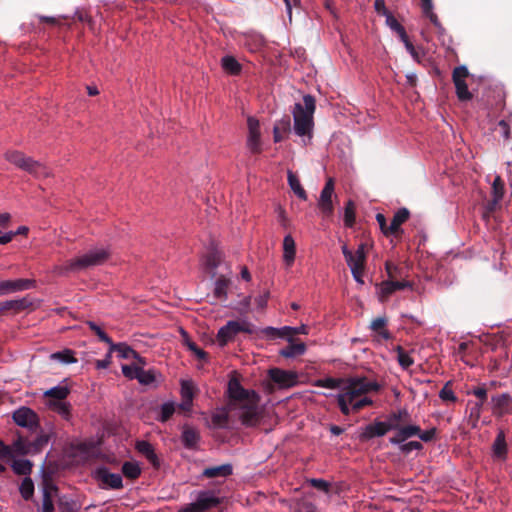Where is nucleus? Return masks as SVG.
I'll return each mask as SVG.
<instances>
[{"mask_svg": "<svg viewBox=\"0 0 512 512\" xmlns=\"http://www.w3.org/2000/svg\"><path fill=\"white\" fill-rule=\"evenodd\" d=\"M380 389L381 386L377 381H371L366 377L347 378L345 385L337 395V403L341 413L348 416L353 411L350 402L369 392H378Z\"/></svg>", "mask_w": 512, "mask_h": 512, "instance_id": "obj_1", "label": "nucleus"}, {"mask_svg": "<svg viewBox=\"0 0 512 512\" xmlns=\"http://www.w3.org/2000/svg\"><path fill=\"white\" fill-rule=\"evenodd\" d=\"M315 98L311 95L303 97V104L296 103L292 111L294 118V131L298 136L312 137L313 114L315 111Z\"/></svg>", "mask_w": 512, "mask_h": 512, "instance_id": "obj_2", "label": "nucleus"}, {"mask_svg": "<svg viewBox=\"0 0 512 512\" xmlns=\"http://www.w3.org/2000/svg\"><path fill=\"white\" fill-rule=\"evenodd\" d=\"M5 159L36 178H45L51 175V171L46 166L20 151H7Z\"/></svg>", "mask_w": 512, "mask_h": 512, "instance_id": "obj_3", "label": "nucleus"}, {"mask_svg": "<svg viewBox=\"0 0 512 512\" xmlns=\"http://www.w3.org/2000/svg\"><path fill=\"white\" fill-rule=\"evenodd\" d=\"M109 252L106 249H95L77 258L67 261L65 271H78L88 267L103 264L109 258Z\"/></svg>", "mask_w": 512, "mask_h": 512, "instance_id": "obj_4", "label": "nucleus"}, {"mask_svg": "<svg viewBox=\"0 0 512 512\" xmlns=\"http://www.w3.org/2000/svg\"><path fill=\"white\" fill-rule=\"evenodd\" d=\"M469 76V71L466 66H457L453 69L452 80L455 86L456 95L459 101L466 102L473 98L472 93L469 91L466 78Z\"/></svg>", "mask_w": 512, "mask_h": 512, "instance_id": "obj_5", "label": "nucleus"}, {"mask_svg": "<svg viewBox=\"0 0 512 512\" xmlns=\"http://www.w3.org/2000/svg\"><path fill=\"white\" fill-rule=\"evenodd\" d=\"M228 394L231 400L238 404L247 403L250 400H260L259 395L254 390L243 388L237 378H232L228 382Z\"/></svg>", "mask_w": 512, "mask_h": 512, "instance_id": "obj_6", "label": "nucleus"}, {"mask_svg": "<svg viewBox=\"0 0 512 512\" xmlns=\"http://www.w3.org/2000/svg\"><path fill=\"white\" fill-rule=\"evenodd\" d=\"M378 291V299L381 303L388 301L389 297L399 290L412 288V283L407 280L387 279L376 285Z\"/></svg>", "mask_w": 512, "mask_h": 512, "instance_id": "obj_7", "label": "nucleus"}, {"mask_svg": "<svg viewBox=\"0 0 512 512\" xmlns=\"http://www.w3.org/2000/svg\"><path fill=\"white\" fill-rule=\"evenodd\" d=\"M248 136L246 146L252 154H260L262 152V141L259 121L254 117H248Z\"/></svg>", "mask_w": 512, "mask_h": 512, "instance_id": "obj_8", "label": "nucleus"}, {"mask_svg": "<svg viewBox=\"0 0 512 512\" xmlns=\"http://www.w3.org/2000/svg\"><path fill=\"white\" fill-rule=\"evenodd\" d=\"M258 403L259 400H250L247 403L237 405V407L241 410L239 418L244 426L253 427L259 423L260 414L258 412Z\"/></svg>", "mask_w": 512, "mask_h": 512, "instance_id": "obj_9", "label": "nucleus"}, {"mask_svg": "<svg viewBox=\"0 0 512 512\" xmlns=\"http://www.w3.org/2000/svg\"><path fill=\"white\" fill-rule=\"evenodd\" d=\"M14 422L21 426L28 428L31 431H37L39 428L38 415L28 407H21L13 413Z\"/></svg>", "mask_w": 512, "mask_h": 512, "instance_id": "obj_10", "label": "nucleus"}, {"mask_svg": "<svg viewBox=\"0 0 512 512\" xmlns=\"http://www.w3.org/2000/svg\"><path fill=\"white\" fill-rule=\"evenodd\" d=\"M396 423H387L382 421H374L373 423L365 426L359 435L361 442L368 441L374 437L384 436L392 428H397Z\"/></svg>", "mask_w": 512, "mask_h": 512, "instance_id": "obj_11", "label": "nucleus"}, {"mask_svg": "<svg viewBox=\"0 0 512 512\" xmlns=\"http://www.w3.org/2000/svg\"><path fill=\"white\" fill-rule=\"evenodd\" d=\"M334 193V180L329 178L323 187L318 200V207L324 217H331L334 212L332 196Z\"/></svg>", "mask_w": 512, "mask_h": 512, "instance_id": "obj_12", "label": "nucleus"}, {"mask_svg": "<svg viewBox=\"0 0 512 512\" xmlns=\"http://www.w3.org/2000/svg\"><path fill=\"white\" fill-rule=\"evenodd\" d=\"M468 393L474 395L478 399V401L471 407L469 414V421L472 423L473 427H476L481 417L483 405L487 400V389L484 385H481L473 388Z\"/></svg>", "mask_w": 512, "mask_h": 512, "instance_id": "obj_13", "label": "nucleus"}, {"mask_svg": "<svg viewBox=\"0 0 512 512\" xmlns=\"http://www.w3.org/2000/svg\"><path fill=\"white\" fill-rule=\"evenodd\" d=\"M270 380L279 388H289L297 383V375L294 372L272 368L268 371Z\"/></svg>", "mask_w": 512, "mask_h": 512, "instance_id": "obj_14", "label": "nucleus"}, {"mask_svg": "<svg viewBox=\"0 0 512 512\" xmlns=\"http://www.w3.org/2000/svg\"><path fill=\"white\" fill-rule=\"evenodd\" d=\"M95 479L102 482L105 487L111 489H121L123 481L120 474L111 473L105 466L98 467L94 473Z\"/></svg>", "mask_w": 512, "mask_h": 512, "instance_id": "obj_15", "label": "nucleus"}, {"mask_svg": "<svg viewBox=\"0 0 512 512\" xmlns=\"http://www.w3.org/2000/svg\"><path fill=\"white\" fill-rule=\"evenodd\" d=\"M492 413L495 417H503L512 413V396L508 393L495 395L491 398Z\"/></svg>", "mask_w": 512, "mask_h": 512, "instance_id": "obj_16", "label": "nucleus"}, {"mask_svg": "<svg viewBox=\"0 0 512 512\" xmlns=\"http://www.w3.org/2000/svg\"><path fill=\"white\" fill-rule=\"evenodd\" d=\"M200 439V433L196 428L187 424L183 425L181 441L186 449L197 450Z\"/></svg>", "mask_w": 512, "mask_h": 512, "instance_id": "obj_17", "label": "nucleus"}, {"mask_svg": "<svg viewBox=\"0 0 512 512\" xmlns=\"http://www.w3.org/2000/svg\"><path fill=\"white\" fill-rule=\"evenodd\" d=\"M238 333L239 321H228L226 325L218 330L217 341L220 346H225L228 342L232 341Z\"/></svg>", "mask_w": 512, "mask_h": 512, "instance_id": "obj_18", "label": "nucleus"}, {"mask_svg": "<svg viewBox=\"0 0 512 512\" xmlns=\"http://www.w3.org/2000/svg\"><path fill=\"white\" fill-rule=\"evenodd\" d=\"M410 216V212L407 208H400L393 216L391 223L388 228L390 236L400 237L403 234L401 225L405 223Z\"/></svg>", "mask_w": 512, "mask_h": 512, "instance_id": "obj_19", "label": "nucleus"}, {"mask_svg": "<svg viewBox=\"0 0 512 512\" xmlns=\"http://www.w3.org/2000/svg\"><path fill=\"white\" fill-rule=\"evenodd\" d=\"M136 450L143 455L155 468L158 469L161 465L160 459L155 453V449L151 443L145 440L137 441L135 444Z\"/></svg>", "mask_w": 512, "mask_h": 512, "instance_id": "obj_20", "label": "nucleus"}, {"mask_svg": "<svg viewBox=\"0 0 512 512\" xmlns=\"http://www.w3.org/2000/svg\"><path fill=\"white\" fill-rule=\"evenodd\" d=\"M392 430H397L395 436L390 438V443L392 444H400L406 439L418 436V434H420V427L418 425H398L397 428H392Z\"/></svg>", "mask_w": 512, "mask_h": 512, "instance_id": "obj_21", "label": "nucleus"}, {"mask_svg": "<svg viewBox=\"0 0 512 512\" xmlns=\"http://www.w3.org/2000/svg\"><path fill=\"white\" fill-rule=\"evenodd\" d=\"M291 132L290 117L285 115L280 120L276 121L273 127V139L275 143H279L287 138Z\"/></svg>", "mask_w": 512, "mask_h": 512, "instance_id": "obj_22", "label": "nucleus"}, {"mask_svg": "<svg viewBox=\"0 0 512 512\" xmlns=\"http://www.w3.org/2000/svg\"><path fill=\"white\" fill-rule=\"evenodd\" d=\"M493 457L504 461L507 458L508 447L506 443V437L503 430H499L493 445H492Z\"/></svg>", "mask_w": 512, "mask_h": 512, "instance_id": "obj_23", "label": "nucleus"}, {"mask_svg": "<svg viewBox=\"0 0 512 512\" xmlns=\"http://www.w3.org/2000/svg\"><path fill=\"white\" fill-rule=\"evenodd\" d=\"M220 504V499L214 496L210 491H202L198 494L196 505L201 512H205Z\"/></svg>", "mask_w": 512, "mask_h": 512, "instance_id": "obj_24", "label": "nucleus"}, {"mask_svg": "<svg viewBox=\"0 0 512 512\" xmlns=\"http://www.w3.org/2000/svg\"><path fill=\"white\" fill-rule=\"evenodd\" d=\"M289 344L280 351V355L285 358H294L303 355L306 351V345L303 342H296L293 337L286 338Z\"/></svg>", "mask_w": 512, "mask_h": 512, "instance_id": "obj_25", "label": "nucleus"}, {"mask_svg": "<svg viewBox=\"0 0 512 512\" xmlns=\"http://www.w3.org/2000/svg\"><path fill=\"white\" fill-rule=\"evenodd\" d=\"M296 245L293 237L288 234L283 240V260L287 267L292 266L295 260Z\"/></svg>", "mask_w": 512, "mask_h": 512, "instance_id": "obj_26", "label": "nucleus"}, {"mask_svg": "<svg viewBox=\"0 0 512 512\" xmlns=\"http://www.w3.org/2000/svg\"><path fill=\"white\" fill-rule=\"evenodd\" d=\"M233 473L231 464H223L220 466L207 467L203 470L202 476L205 478L228 477Z\"/></svg>", "mask_w": 512, "mask_h": 512, "instance_id": "obj_27", "label": "nucleus"}, {"mask_svg": "<svg viewBox=\"0 0 512 512\" xmlns=\"http://www.w3.org/2000/svg\"><path fill=\"white\" fill-rule=\"evenodd\" d=\"M231 285V280L223 275L219 276L215 281L213 290L214 296L219 300L227 299L228 290Z\"/></svg>", "mask_w": 512, "mask_h": 512, "instance_id": "obj_28", "label": "nucleus"}, {"mask_svg": "<svg viewBox=\"0 0 512 512\" xmlns=\"http://www.w3.org/2000/svg\"><path fill=\"white\" fill-rule=\"evenodd\" d=\"M110 345V352L113 351L118 353V356L122 359H132L133 357H138V352H136L134 349H132L129 345L126 343H113L111 341Z\"/></svg>", "mask_w": 512, "mask_h": 512, "instance_id": "obj_29", "label": "nucleus"}, {"mask_svg": "<svg viewBox=\"0 0 512 512\" xmlns=\"http://www.w3.org/2000/svg\"><path fill=\"white\" fill-rule=\"evenodd\" d=\"M11 447L13 448L14 457L16 455L24 456L32 454L30 441L22 435L17 436V438L13 441Z\"/></svg>", "mask_w": 512, "mask_h": 512, "instance_id": "obj_30", "label": "nucleus"}, {"mask_svg": "<svg viewBox=\"0 0 512 512\" xmlns=\"http://www.w3.org/2000/svg\"><path fill=\"white\" fill-rule=\"evenodd\" d=\"M385 271L388 279L392 280H405L404 278L407 276L405 268L393 263L392 261L385 262Z\"/></svg>", "mask_w": 512, "mask_h": 512, "instance_id": "obj_31", "label": "nucleus"}, {"mask_svg": "<svg viewBox=\"0 0 512 512\" xmlns=\"http://www.w3.org/2000/svg\"><path fill=\"white\" fill-rule=\"evenodd\" d=\"M421 8L424 16L429 18L431 23L439 30V32H442L444 28L442 27L438 16L433 12L432 0H421Z\"/></svg>", "mask_w": 512, "mask_h": 512, "instance_id": "obj_32", "label": "nucleus"}, {"mask_svg": "<svg viewBox=\"0 0 512 512\" xmlns=\"http://www.w3.org/2000/svg\"><path fill=\"white\" fill-rule=\"evenodd\" d=\"M387 322L388 320L386 317H377L372 320L370 329L376 332L382 339L389 340L391 338V334L386 329Z\"/></svg>", "mask_w": 512, "mask_h": 512, "instance_id": "obj_33", "label": "nucleus"}, {"mask_svg": "<svg viewBox=\"0 0 512 512\" xmlns=\"http://www.w3.org/2000/svg\"><path fill=\"white\" fill-rule=\"evenodd\" d=\"M287 180L288 184L291 188V190L301 199V200H307V193L305 189L301 186L300 181L296 174H294L292 171H288L287 173Z\"/></svg>", "mask_w": 512, "mask_h": 512, "instance_id": "obj_34", "label": "nucleus"}, {"mask_svg": "<svg viewBox=\"0 0 512 512\" xmlns=\"http://www.w3.org/2000/svg\"><path fill=\"white\" fill-rule=\"evenodd\" d=\"M5 311L13 310L15 312H20L32 305V302L27 298L24 297L22 299L18 300H7L3 301Z\"/></svg>", "mask_w": 512, "mask_h": 512, "instance_id": "obj_35", "label": "nucleus"}, {"mask_svg": "<svg viewBox=\"0 0 512 512\" xmlns=\"http://www.w3.org/2000/svg\"><path fill=\"white\" fill-rule=\"evenodd\" d=\"M223 69L231 74L238 75L240 74L242 67L241 64L234 58L233 56H224L221 60Z\"/></svg>", "mask_w": 512, "mask_h": 512, "instance_id": "obj_36", "label": "nucleus"}, {"mask_svg": "<svg viewBox=\"0 0 512 512\" xmlns=\"http://www.w3.org/2000/svg\"><path fill=\"white\" fill-rule=\"evenodd\" d=\"M11 467L15 474L27 476L32 472L33 463L27 459L13 460Z\"/></svg>", "mask_w": 512, "mask_h": 512, "instance_id": "obj_37", "label": "nucleus"}, {"mask_svg": "<svg viewBox=\"0 0 512 512\" xmlns=\"http://www.w3.org/2000/svg\"><path fill=\"white\" fill-rule=\"evenodd\" d=\"M70 390L67 386H55L44 393L45 397L52 398L51 401H64L69 395Z\"/></svg>", "mask_w": 512, "mask_h": 512, "instance_id": "obj_38", "label": "nucleus"}, {"mask_svg": "<svg viewBox=\"0 0 512 512\" xmlns=\"http://www.w3.org/2000/svg\"><path fill=\"white\" fill-rule=\"evenodd\" d=\"M289 331L288 326L282 328L266 327L261 329L260 333L269 340L277 338H287V332Z\"/></svg>", "mask_w": 512, "mask_h": 512, "instance_id": "obj_39", "label": "nucleus"}, {"mask_svg": "<svg viewBox=\"0 0 512 512\" xmlns=\"http://www.w3.org/2000/svg\"><path fill=\"white\" fill-rule=\"evenodd\" d=\"M123 475L131 480L137 479L141 474V468L136 462L126 461L122 465Z\"/></svg>", "mask_w": 512, "mask_h": 512, "instance_id": "obj_40", "label": "nucleus"}, {"mask_svg": "<svg viewBox=\"0 0 512 512\" xmlns=\"http://www.w3.org/2000/svg\"><path fill=\"white\" fill-rule=\"evenodd\" d=\"M50 408L61 415L65 420H68L71 415V406L69 403L64 401H50Z\"/></svg>", "mask_w": 512, "mask_h": 512, "instance_id": "obj_41", "label": "nucleus"}, {"mask_svg": "<svg viewBox=\"0 0 512 512\" xmlns=\"http://www.w3.org/2000/svg\"><path fill=\"white\" fill-rule=\"evenodd\" d=\"M356 206L352 200H348L344 209V224L348 228H352L355 224Z\"/></svg>", "mask_w": 512, "mask_h": 512, "instance_id": "obj_42", "label": "nucleus"}, {"mask_svg": "<svg viewBox=\"0 0 512 512\" xmlns=\"http://www.w3.org/2000/svg\"><path fill=\"white\" fill-rule=\"evenodd\" d=\"M10 293L28 290L35 286V281L30 279L9 280Z\"/></svg>", "mask_w": 512, "mask_h": 512, "instance_id": "obj_43", "label": "nucleus"}, {"mask_svg": "<svg viewBox=\"0 0 512 512\" xmlns=\"http://www.w3.org/2000/svg\"><path fill=\"white\" fill-rule=\"evenodd\" d=\"M50 435L46 433H40L35 440L30 441V447L32 454H37L43 450L48 444Z\"/></svg>", "mask_w": 512, "mask_h": 512, "instance_id": "obj_44", "label": "nucleus"}, {"mask_svg": "<svg viewBox=\"0 0 512 512\" xmlns=\"http://www.w3.org/2000/svg\"><path fill=\"white\" fill-rule=\"evenodd\" d=\"M345 381L346 380L339 379V378L327 377L324 379L316 380L313 385L317 386V387L328 388V389H336V388H340L342 383L345 384Z\"/></svg>", "mask_w": 512, "mask_h": 512, "instance_id": "obj_45", "label": "nucleus"}, {"mask_svg": "<svg viewBox=\"0 0 512 512\" xmlns=\"http://www.w3.org/2000/svg\"><path fill=\"white\" fill-rule=\"evenodd\" d=\"M51 359L58 360L64 364H70L77 362V359L74 357V352L70 349H64L59 352H55L51 354Z\"/></svg>", "mask_w": 512, "mask_h": 512, "instance_id": "obj_46", "label": "nucleus"}, {"mask_svg": "<svg viewBox=\"0 0 512 512\" xmlns=\"http://www.w3.org/2000/svg\"><path fill=\"white\" fill-rule=\"evenodd\" d=\"M194 385L191 381L182 380L181 381V396L183 401L192 405V400L194 397Z\"/></svg>", "mask_w": 512, "mask_h": 512, "instance_id": "obj_47", "label": "nucleus"}, {"mask_svg": "<svg viewBox=\"0 0 512 512\" xmlns=\"http://www.w3.org/2000/svg\"><path fill=\"white\" fill-rule=\"evenodd\" d=\"M21 496L25 500H30L34 494V483L30 477H25L19 487Z\"/></svg>", "mask_w": 512, "mask_h": 512, "instance_id": "obj_48", "label": "nucleus"}, {"mask_svg": "<svg viewBox=\"0 0 512 512\" xmlns=\"http://www.w3.org/2000/svg\"><path fill=\"white\" fill-rule=\"evenodd\" d=\"M396 352L398 363L403 369H408L411 365H413L414 360L401 346H397Z\"/></svg>", "mask_w": 512, "mask_h": 512, "instance_id": "obj_49", "label": "nucleus"}, {"mask_svg": "<svg viewBox=\"0 0 512 512\" xmlns=\"http://www.w3.org/2000/svg\"><path fill=\"white\" fill-rule=\"evenodd\" d=\"M492 198L496 200H502L504 196V181L500 176H496L491 187Z\"/></svg>", "mask_w": 512, "mask_h": 512, "instance_id": "obj_50", "label": "nucleus"}, {"mask_svg": "<svg viewBox=\"0 0 512 512\" xmlns=\"http://www.w3.org/2000/svg\"><path fill=\"white\" fill-rule=\"evenodd\" d=\"M136 379L143 385H149L155 381V372L154 370H144L140 367Z\"/></svg>", "mask_w": 512, "mask_h": 512, "instance_id": "obj_51", "label": "nucleus"}, {"mask_svg": "<svg viewBox=\"0 0 512 512\" xmlns=\"http://www.w3.org/2000/svg\"><path fill=\"white\" fill-rule=\"evenodd\" d=\"M175 412V405L173 402H166L161 406V412L158 420L160 422H167Z\"/></svg>", "mask_w": 512, "mask_h": 512, "instance_id": "obj_52", "label": "nucleus"}, {"mask_svg": "<svg viewBox=\"0 0 512 512\" xmlns=\"http://www.w3.org/2000/svg\"><path fill=\"white\" fill-rule=\"evenodd\" d=\"M439 397L444 402H456L457 397L451 389V381H448L439 392Z\"/></svg>", "mask_w": 512, "mask_h": 512, "instance_id": "obj_53", "label": "nucleus"}, {"mask_svg": "<svg viewBox=\"0 0 512 512\" xmlns=\"http://www.w3.org/2000/svg\"><path fill=\"white\" fill-rule=\"evenodd\" d=\"M366 395L367 394L362 395V396L356 398L355 400H353V402H350L351 406H352V410L354 412H359L364 407L373 405V400L371 398L367 397Z\"/></svg>", "mask_w": 512, "mask_h": 512, "instance_id": "obj_54", "label": "nucleus"}, {"mask_svg": "<svg viewBox=\"0 0 512 512\" xmlns=\"http://www.w3.org/2000/svg\"><path fill=\"white\" fill-rule=\"evenodd\" d=\"M87 325L99 338L100 341L110 344L112 339L104 332V330L93 321H87Z\"/></svg>", "mask_w": 512, "mask_h": 512, "instance_id": "obj_55", "label": "nucleus"}, {"mask_svg": "<svg viewBox=\"0 0 512 512\" xmlns=\"http://www.w3.org/2000/svg\"><path fill=\"white\" fill-rule=\"evenodd\" d=\"M494 131L497 132L504 140L510 139V126L505 120H500L494 127Z\"/></svg>", "mask_w": 512, "mask_h": 512, "instance_id": "obj_56", "label": "nucleus"}, {"mask_svg": "<svg viewBox=\"0 0 512 512\" xmlns=\"http://www.w3.org/2000/svg\"><path fill=\"white\" fill-rule=\"evenodd\" d=\"M228 414L226 412L215 413L212 415V423L215 427L224 428L228 424Z\"/></svg>", "mask_w": 512, "mask_h": 512, "instance_id": "obj_57", "label": "nucleus"}, {"mask_svg": "<svg viewBox=\"0 0 512 512\" xmlns=\"http://www.w3.org/2000/svg\"><path fill=\"white\" fill-rule=\"evenodd\" d=\"M42 490H43V498L45 497V493H47L48 496L51 499H53V494L58 491V488L50 478L45 477L43 479V483H42Z\"/></svg>", "mask_w": 512, "mask_h": 512, "instance_id": "obj_58", "label": "nucleus"}, {"mask_svg": "<svg viewBox=\"0 0 512 512\" xmlns=\"http://www.w3.org/2000/svg\"><path fill=\"white\" fill-rule=\"evenodd\" d=\"M221 262V255L217 251L210 252L206 257V265L208 268L214 270Z\"/></svg>", "mask_w": 512, "mask_h": 512, "instance_id": "obj_59", "label": "nucleus"}, {"mask_svg": "<svg viewBox=\"0 0 512 512\" xmlns=\"http://www.w3.org/2000/svg\"><path fill=\"white\" fill-rule=\"evenodd\" d=\"M499 202H500V200H496L494 198L487 201V203L485 204V207H484V211H483L484 219H488L491 216V214L496 210Z\"/></svg>", "mask_w": 512, "mask_h": 512, "instance_id": "obj_60", "label": "nucleus"}, {"mask_svg": "<svg viewBox=\"0 0 512 512\" xmlns=\"http://www.w3.org/2000/svg\"><path fill=\"white\" fill-rule=\"evenodd\" d=\"M310 483L314 488L321 490L325 493H329L330 491V483L323 479L313 478L310 480Z\"/></svg>", "mask_w": 512, "mask_h": 512, "instance_id": "obj_61", "label": "nucleus"}, {"mask_svg": "<svg viewBox=\"0 0 512 512\" xmlns=\"http://www.w3.org/2000/svg\"><path fill=\"white\" fill-rule=\"evenodd\" d=\"M139 369L140 366L123 365L122 373L128 379H136V375H138Z\"/></svg>", "mask_w": 512, "mask_h": 512, "instance_id": "obj_62", "label": "nucleus"}, {"mask_svg": "<svg viewBox=\"0 0 512 512\" xmlns=\"http://www.w3.org/2000/svg\"><path fill=\"white\" fill-rule=\"evenodd\" d=\"M366 259H360L356 255L353 254L352 260L347 262L350 269H355L359 271H364Z\"/></svg>", "mask_w": 512, "mask_h": 512, "instance_id": "obj_63", "label": "nucleus"}, {"mask_svg": "<svg viewBox=\"0 0 512 512\" xmlns=\"http://www.w3.org/2000/svg\"><path fill=\"white\" fill-rule=\"evenodd\" d=\"M423 448L422 444L419 441H410L406 444H403L400 449L403 453H409L413 450H421Z\"/></svg>", "mask_w": 512, "mask_h": 512, "instance_id": "obj_64", "label": "nucleus"}]
</instances>
